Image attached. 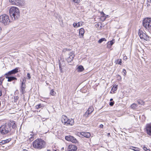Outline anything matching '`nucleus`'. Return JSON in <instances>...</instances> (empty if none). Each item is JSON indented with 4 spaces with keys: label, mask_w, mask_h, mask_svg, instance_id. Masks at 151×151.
Returning <instances> with one entry per match:
<instances>
[{
    "label": "nucleus",
    "mask_w": 151,
    "mask_h": 151,
    "mask_svg": "<svg viewBox=\"0 0 151 151\" xmlns=\"http://www.w3.org/2000/svg\"><path fill=\"white\" fill-rule=\"evenodd\" d=\"M9 13L11 18L14 20H18L19 17V9L16 7L13 6L10 8L9 10Z\"/></svg>",
    "instance_id": "nucleus-1"
},
{
    "label": "nucleus",
    "mask_w": 151,
    "mask_h": 151,
    "mask_svg": "<svg viewBox=\"0 0 151 151\" xmlns=\"http://www.w3.org/2000/svg\"><path fill=\"white\" fill-rule=\"evenodd\" d=\"M45 143L41 139H38L35 140L32 143L33 147L36 149H41L45 147Z\"/></svg>",
    "instance_id": "nucleus-2"
},
{
    "label": "nucleus",
    "mask_w": 151,
    "mask_h": 151,
    "mask_svg": "<svg viewBox=\"0 0 151 151\" xmlns=\"http://www.w3.org/2000/svg\"><path fill=\"white\" fill-rule=\"evenodd\" d=\"M0 22L4 25H8L11 22L9 16L6 14H3L0 16Z\"/></svg>",
    "instance_id": "nucleus-3"
},
{
    "label": "nucleus",
    "mask_w": 151,
    "mask_h": 151,
    "mask_svg": "<svg viewBox=\"0 0 151 151\" xmlns=\"http://www.w3.org/2000/svg\"><path fill=\"white\" fill-rule=\"evenodd\" d=\"M143 25L146 29L151 28V18H145L143 20Z\"/></svg>",
    "instance_id": "nucleus-4"
},
{
    "label": "nucleus",
    "mask_w": 151,
    "mask_h": 151,
    "mask_svg": "<svg viewBox=\"0 0 151 151\" xmlns=\"http://www.w3.org/2000/svg\"><path fill=\"white\" fill-rule=\"evenodd\" d=\"M11 131V130L9 128V127L6 124L5 125L2 126L0 127V132L2 134H6Z\"/></svg>",
    "instance_id": "nucleus-5"
},
{
    "label": "nucleus",
    "mask_w": 151,
    "mask_h": 151,
    "mask_svg": "<svg viewBox=\"0 0 151 151\" xmlns=\"http://www.w3.org/2000/svg\"><path fill=\"white\" fill-rule=\"evenodd\" d=\"M6 124L7 126H9V128L11 131L12 130V129H13V130L12 131V132H14L17 127V125L16 124L15 122L13 121H10Z\"/></svg>",
    "instance_id": "nucleus-6"
},
{
    "label": "nucleus",
    "mask_w": 151,
    "mask_h": 151,
    "mask_svg": "<svg viewBox=\"0 0 151 151\" xmlns=\"http://www.w3.org/2000/svg\"><path fill=\"white\" fill-rule=\"evenodd\" d=\"M138 35L141 39L147 40H148L149 37L146 34L143 32L142 31L139 30Z\"/></svg>",
    "instance_id": "nucleus-7"
},
{
    "label": "nucleus",
    "mask_w": 151,
    "mask_h": 151,
    "mask_svg": "<svg viewBox=\"0 0 151 151\" xmlns=\"http://www.w3.org/2000/svg\"><path fill=\"white\" fill-rule=\"evenodd\" d=\"M65 139L66 140L71 142L73 143H75L77 142V140L76 139L70 135L66 136Z\"/></svg>",
    "instance_id": "nucleus-8"
},
{
    "label": "nucleus",
    "mask_w": 151,
    "mask_h": 151,
    "mask_svg": "<svg viewBox=\"0 0 151 151\" xmlns=\"http://www.w3.org/2000/svg\"><path fill=\"white\" fill-rule=\"evenodd\" d=\"M25 82L26 80H25L23 79L21 86V92L22 94H24L26 92Z\"/></svg>",
    "instance_id": "nucleus-9"
},
{
    "label": "nucleus",
    "mask_w": 151,
    "mask_h": 151,
    "mask_svg": "<svg viewBox=\"0 0 151 151\" xmlns=\"http://www.w3.org/2000/svg\"><path fill=\"white\" fill-rule=\"evenodd\" d=\"M145 131L147 134L151 136V124H147L145 128Z\"/></svg>",
    "instance_id": "nucleus-10"
},
{
    "label": "nucleus",
    "mask_w": 151,
    "mask_h": 151,
    "mask_svg": "<svg viewBox=\"0 0 151 151\" xmlns=\"http://www.w3.org/2000/svg\"><path fill=\"white\" fill-rule=\"evenodd\" d=\"M18 68H17L15 69L9 71L8 72V73H6L5 74V76H12V75L13 74H15L17 73L18 72Z\"/></svg>",
    "instance_id": "nucleus-11"
},
{
    "label": "nucleus",
    "mask_w": 151,
    "mask_h": 151,
    "mask_svg": "<svg viewBox=\"0 0 151 151\" xmlns=\"http://www.w3.org/2000/svg\"><path fill=\"white\" fill-rule=\"evenodd\" d=\"M74 53L73 52L70 53L69 54L70 56L66 60L68 63L71 62L73 61V59L74 57V55L73 54Z\"/></svg>",
    "instance_id": "nucleus-12"
},
{
    "label": "nucleus",
    "mask_w": 151,
    "mask_h": 151,
    "mask_svg": "<svg viewBox=\"0 0 151 151\" xmlns=\"http://www.w3.org/2000/svg\"><path fill=\"white\" fill-rule=\"evenodd\" d=\"M77 149V147L76 146L70 145L68 147V151H75Z\"/></svg>",
    "instance_id": "nucleus-13"
},
{
    "label": "nucleus",
    "mask_w": 151,
    "mask_h": 151,
    "mask_svg": "<svg viewBox=\"0 0 151 151\" xmlns=\"http://www.w3.org/2000/svg\"><path fill=\"white\" fill-rule=\"evenodd\" d=\"M68 119L67 116L65 115H63L61 118V121L65 125Z\"/></svg>",
    "instance_id": "nucleus-14"
},
{
    "label": "nucleus",
    "mask_w": 151,
    "mask_h": 151,
    "mask_svg": "<svg viewBox=\"0 0 151 151\" xmlns=\"http://www.w3.org/2000/svg\"><path fill=\"white\" fill-rule=\"evenodd\" d=\"M74 122L73 119H68L65 125L72 126L74 124Z\"/></svg>",
    "instance_id": "nucleus-15"
},
{
    "label": "nucleus",
    "mask_w": 151,
    "mask_h": 151,
    "mask_svg": "<svg viewBox=\"0 0 151 151\" xmlns=\"http://www.w3.org/2000/svg\"><path fill=\"white\" fill-rule=\"evenodd\" d=\"M6 78L8 79V81L9 82L17 80V78L15 77L11 76H6Z\"/></svg>",
    "instance_id": "nucleus-16"
},
{
    "label": "nucleus",
    "mask_w": 151,
    "mask_h": 151,
    "mask_svg": "<svg viewBox=\"0 0 151 151\" xmlns=\"http://www.w3.org/2000/svg\"><path fill=\"white\" fill-rule=\"evenodd\" d=\"M81 134L86 138H88L91 136V134L89 132H82L81 133Z\"/></svg>",
    "instance_id": "nucleus-17"
},
{
    "label": "nucleus",
    "mask_w": 151,
    "mask_h": 151,
    "mask_svg": "<svg viewBox=\"0 0 151 151\" xmlns=\"http://www.w3.org/2000/svg\"><path fill=\"white\" fill-rule=\"evenodd\" d=\"M9 1L12 5L17 6L19 5V0H9Z\"/></svg>",
    "instance_id": "nucleus-18"
},
{
    "label": "nucleus",
    "mask_w": 151,
    "mask_h": 151,
    "mask_svg": "<svg viewBox=\"0 0 151 151\" xmlns=\"http://www.w3.org/2000/svg\"><path fill=\"white\" fill-rule=\"evenodd\" d=\"M84 33V30L83 28H81L79 30V34L80 36H81L80 37H82L83 36Z\"/></svg>",
    "instance_id": "nucleus-19"
},
{
    "label": "nucleus",
    "mask_w": 151,
    "mask_h": 151,
    "mask_svg": "<svg viewBox=\"0 0 151 151\" xmlns=\"http://www.w3.org/2000/svg\"><path fill=\"white\" fill-rule=\"evenodd\" d=\"M78 72H81L83 71L84 68L82 65L79 66L77 68Z\"/></svg>",
    "instance_id": "nucleus-20"
},
{
    "label": "nucleus",
    "mask_w": 151,
    "mask_h": 151,
    "mask_svg": "<svg viewBox=\"0 0 151 151\" xmlns=\"http://www.w3.org/2000/svg\"><path fill=\"white\" fill-rule=\"evenodd\" d=\"M129 148L134 151H140L139 149L137 147H134L133 146H130Z\"/></svg>",
    "instance_id": "nucleus-21"
},
{
    "label": "nucleus",
    "mask_w": 151,
    "mask_h": 151,
    "mask_svg": "<svg viewBox=\"0 0 151 151\" xmlns=\"http://www.w3.org/2000/svg\"><path fill=\"white\" fill-rule=\"evenodd\" d=\"M44 107V105L42 104H39L35 106V108L38 109L40 108H42Z\"/></svg>",
    "instance_id": "nucleus-22"
},
{
    "label": "nucleus",
    "mask_w": 151,
    "mask_h": 151,
    "mask_svg": "<svg viewBox=\"0 0 151 151\" xmlns=\"http://www.w3.org/2000/svg\"><path fill=\"white\" fill-rule=\"evenodd\" d=\"M94 110V109L92 106H90L88 108V110H87L91 114L92 112Z\"/></svg>",
    "instance_id": "nucleus-23"
},
{
    "label": "nucleus",
    "mask_w": 151,
    "mask_h": 151,
    "mask_svg": "<svg viewBox=\"0 0 151 151\" xmlns=\"http://www.w3.org/2000/svg\"><path fill=\"white\" fill-rule=\"evenodd\" d=\"M31 134H30V137H29V140L30 141H32L34 140V137L33 135V133L32 132H31Z\"/></svg>",
    "instance_id": "nucleus-24"
},
{
    "label": "nucleus",
    "mask_w": 151,
    "mask_h": 151,
    "mask_svg": "<svg viewBox=\"0 0 151 151\" xmlns=\"http://www.w3.org/2000/svg\"><path fill=\"white\" fill-rule=\"evenodd\" d=\"M91 114L87 111L84 114L83 116L85 118H87L89 116V115Z\"/></svg>",
    "instance_id": "nucleus-25"
},
{
    "label": "nucleus",
    "mask_w": 151,
    "mask_h": 151,
    "mask_svg": "<svg viewBox=\"0 0 151 151\" xmlns=\"http://www.w3.org/2000/svg\"><path fill=\"white\" fill-rule=\"evenodd\" d=\"M19 6H24L25 4V1L23 0H19Z\"/></svg>",
    "instance_id": "nucleus-26"
},
{
    "label": "nucleus",
    "mask_w": 151,
    "mask_h": 151,
    "mask_svg": "<svg viewBox=\"0 0 151 151\" xmlns=\"http://www.w3.org/2000/svg\"><path fill=\"white\" fill-rule=\"evenodd\" d=\"M104 41H106V39L104 38H102L99 40L98 42L99 43H101Z\"/></svg>",
    "instance_id": "nucleus-27"
},
{
    "label": "nucleus",
    "mask_w": 151,
    "mask_h": 151,
    "mask_svg": "<svg viewBox=\"0 0 151 151\" xmlns=\"http://www.w3.org/2000/svg\"><path fill=\"white\" fill-rule=\"evenodd\" d=\"M59 68H60V71L61 73H63V70L62 69V65L60 63H59Z\"/></svg>",
    "instance_id": "nucleus-28"
},
{
    "label": "nucleus",
    "mask_w": 151,
    "mask_h": 151,
    "mask_svg": "<svg viewBox=\"0 0 151 151\" xmlns=\"http://www.w3.org/2000/svg\"><path fill=\"white\" fill-rule=\"evenodd\" d=\"M131 107L133 109H136L137 106V105L135 103L132 104L131 105Z\"/></svg>",
    "instance_id": "nucleus-29"
},
{
    "label": "nucleus",
    "mask_w": 151,
    "mask_h": 151,
    "mask_svg": "<svg viewBox=\"0 0 151 151\" xmlns=\"http://www.w3.org/2000/svg\"><path fill=\"white\" fill-rule=\"evenodd\" d=\"M11 139H6V140H3V142H2L3 143H6L9 142L10 140Z\"/></svg>",
    "instance_id": "nucleus-30"
},
{
    "label": "nucleus",
    "mask_w": 151,
    "mask_h": 151,
    "mask_svg": "<svg viewBox=\"0 0 151 151\" xmlns=\"http://www.w3.org/2000/svg\"><path fill=\"white\" fill-rule=\"evenodd\" d=\"M137 102L139 104L142 105L144 104V102L141 100H138Z\"/></svg>",
    "instance_id": "nucleus-31"
},
{
    "label": "nucleus",
    "mask_w": 151,
    "mask_h": 151,
    "mask_svg": "<svg viewBox=\"0 0 151 151\" xmlns=\"http://www.w3.org/2000/svg\"><path fill=\"white\" fill-rule=\"evenodd\" d=\"M50 94L52 96H54L56 94V93L54 91L53 89H52L50 91Z\"/></svg>",
    "instance_id": "nucleus-32"
},
{
    "label": "nucleus",
    "mask_w": 151,
    "mask_h": 151,
    "mask_svg": "<svg viewBox=\"0 0 151 151\" xmlns=\"http://www.w3.org/2000/svg\"><path fill=\"white\" fill-rule=\"evenodd\" d=\"M78 27H79L80 26H81L83 25V22H78Z\"/></svg>",
    "instance_id": "nucleus-33"
},
{
    "label": "nucleus",
    "mask_w": 151,
    "mask_h": 151,
    "mask_svg": "<svg viewBox=\"0 0 151 151\" xmlns=\"http://www.w3.org/2000/svg\"><path fill=\"white\" fill-rule=\"evenodd\" d=\"M117 62L118 64H120V65H121L122 63V60L121 59H118L117 60Z\"/></svg>",
    "instance_id": "nucleus-34"
},
{
    "label": "nucleus",
    "mask_w": 151,
    "mask_h": 151,
    "mask_svg": "<svg viewBox=\"0 0 151 151\" xmlns=\"http://www.w3.org/2000/svg\"><path fill=\"white\" fill-rule=\"evenodd\" d=\"M143 149L146 151H150V150L149 149H147L146 147H144L143 148Z\"/></svg>",
    "instance_id": "nucleus-35"
},
{
    "label": "nucleus",
    "mask_w": 151,
    "mask_h": 151,
    "mask_svg": "<svg viewBox=\"0 0 151 151\" xmlns=\"http://www.w3.org/2000/svg\"><path fill=\"white\" fill-rule=\"evenodd\" d=\"M75 3H79L80 2V0H72Z\"/></svg>",
    "instance_id": "nucleus-36"
},
{
    "label": "nucleus",
    "mask_w": 151,
    "mask_h": 151,
    "mask_svg": "<svg viewBox=\"0 0 151 151\" xmlns=\"http://www.w3.org/2000/svg\"><path fill=\"white\" fill-rule=\"evenodd\" d=\"M19 97L17 96L14 97V102H16L18 100Z\"/></svg>",
    "instance_id": "nucleus-37"
},
{
    "label": "nucleus",
    "mask_w": 151,
    "mask_h": 151,
    "mask_svg": "<svg viewBox=\"0 0 151 151\" xmlns=\"http://www.w3.org/2000/svg\"><path fill=\"white\" fill-rule=\"evenodd\" d=\"M117 89V88H116V86H115V87H114V86L112 88V89H111V90L112 91H116Z\"/></svg>",
    "instance_id": "nucleus-38"
},
{
    "label": "nucleus",
    "mask_w": 151,
    "mask_h": 151,
    "mask_svg": "<svg viewBox=\"0 0 151 151\" xmlns=\"http://www.w3.org/2000/svg\"><path fill=\"white\" fill-rule=\"evenodd\" d=\"M73 26L74 27H78V23H74L73 24Z\"/></svg>",
    "instance_id": "nucleus-39"
},
{
    "label": "nucleus",
    "mask_w": 151,
    "mask_h": 151,
    "mask_svg": "<svg viewBox=\"0 0 151 151\" xmlns=\"http://www.w3.org/2000/svg\"><path fill=\"white\" fill-rule=\"evenodd\" d=\"M114 104V101H111L110 102L109 105L111 106H112Z\"/></svg>",
    "instance_id": "nucleus-40"
},
{
    "label": "nucleus",
    "mask_w": 151,
    "mask_h": 151,
    "mask_svg": "<svg viewBox=\"0 0 151 151\" xmlns=\"http://www.w3.org/2000/svg\"><path fill=\"white\" fill-rule=\"evenodd\" d=\"M108 44H110L111 45H112L114 44V42L113 41H110V42H108Z\"/></svg>",
    "instance_id": "nucleus-41"
},
{
    "label": "nucleus",
    "mask_w": 151,
    "mask_h": 151,
    "mask_svg": "<svg viewBox=\"0 0 151 151\" xmlns=\"http://www.w3.org/2000/svg\"><path fill=\"white\" fill-rule=\"evenodd\" d=\"M27 77L29 79H30L31 78V77H30V74L29 73H28L27 74Z\"/></svg>",
    "instance_id": "nucleus-42"
},
{
    "label": "nucleus",
    "mask_w": 151,
    "mask_h": 151,
    "mask_svg": "<svg viewBox=\"0 0 151 151\" xmlns=\"http://www.w3.org/2000/svg\"><path fill=\"white\" fill-rule=\"evenodd\" d=\"M4 79L1 78L0 79V85L2 84V81H3Z\"/></svg>",
    "instance_id": "nucleus-43"
},
{
    "label": "nucleus",
    "mask_w": 151,
    "mask_h": 151,
    "mask_svg": "<svg viewBox=\"0 0 151 151\" xmlns=\"http://www.w3.org/2000/svg\"><path fill=\"white\" fill-rule=\"evenodd\" d=\"M123 73H124V75H125L126 74L127 72H126V71L125 70L123 69Z\"/></svg>",
    "instance_id": "nucleus-44"
},
{
    "label": "nucleus",
    "mask_w": 151,
    "mask_h": 151,
    "mask_svg": "<svg viewBox=\"0 0 151 151\" xmlns=\"http://www.w3.org/2000/svg\"><path fill=\"white\" fill-rule=\"evenodd\" d=\"M103 126H104L103 124H101L100 125V128H102L103 127Z\"/></svg>",
    "instance_id": "nucleus-45"
},
{
    "label": "nucleus",
    "mask_w": 151,
    "mask_h": 151,
    "mask_svg": "<svg viewBox=\"0 0 151 151\" xmlns=\"http://www.w3.org/2000/svg\"><path fill=\"white\" fill-rule=\"evenodd\" d=\"M3 142V140L1 141V142H0V145H2V144H4V143H3L2 142Z\"/></svg>",
    "instance_id": "nucleus-46"
},
{
    "label": "nucleus",
    "mask_w": 151,
    "mask_h": 151,
    "mask_svg": "<svg viewBox=\"0 0 151 151\" xmlns=\"http://www.w3.org/2000/svg\"><path fill=\"white\" fill-rule=\"evenodd\" d=\"M2 95V92L0 90V96H1Z\"/></svg>",
    "instance_id": "nucleus-47"
},
{
    "label": "nucleus",
    "mask_w": 151,
    "mask_h": 151,
    "mask_svg": "<svg viewBox=\"0 0 151 151\" xmlns=\"http://www.w3.org/2000/svg\"><path fill=\"white\" fill-rule=\"evenodd\" d=\"M1 27H0V34L1 33Z\"/></svg>",
    "instance_id": "nucleus-48"
},
{
    "label": "nucleus",
    "mask_w": 151,
    "mask_h": 151,
    "mask_svg": "<svg viewBox=\"0 0 151 151\" xmlns=\"http://www.w3.org/2000/svg\"><path fill=\"white\" fill-rule=\"evenodd\" d=\"M22 151H28L24 149L23 150H22Z\"/></svg>",
    "instance_id": "nucleus-49"
},
{
    "label": "nucleus",
    "mask_w": 151,
    "mask_h": 151,
    "mask_svg": "<svg viewBox=\"0 0 151 151\" xmlns=\"http://www.w3.org/2000/svg\"><path fill=\"white\" fill-rule=\"evenodd\" d=\"M113 100L112 99H110V101H112Z\"/></svg>",
    "instance_id": "nucleus-50"
},
{
    "label": "nucleus",
    "mask_w": 151,
    "mask_h": 151,
    "mask_svg": "<svg viewBox=\"0 0 151 151\" xmlns=\"http://www.w3.org/2000/svg\"><path fill=\"white\" fill-rule=\"evenodd\" d=\"M148 1L151 3V0H148Z\"/></svg>",
    "instance_id": "nucleus-51"
},
{
    "label": "nucleus",
    "mask_w": 151,
    "mask_h": 151,
    "mask_svg": "<svg viewBox=\"0 0 151 151\" xmlns=\"http://www.w3.org/2000/svg\"><path fill=\"white\" fill-rule=\"evenodd\" d=\"M118 76L121 79V77L119 75H118Z\"/></svg>",
    "instance_id": "nucleus-52"
},
{
    "label": "nucleus",
    "mask_w": 151,
    "mask_h": 151,
    "mask_svg": "<svg viewBox=\"0 0 151 151\" xmlns=\"http://www.w3.org/2000/svg\"><path fill=\"white\" fill-rule=\"evenodd\" d=\"M61 150H64V147H62V148H61Z\"/></svg>",
    "instance_id": "nucleus-53"
},
{
    "label": "nucleus",
    "mask_w": 151,
    "mask_h": 151,
    "mask_svg": "<svg viewBox=\"0 0 151 151\" xmlns=\"http://www.w3.org/2000/svg\"><path fill=\"white\" fill-rule=\"evenodd\" d=\"M18 90H17V91H15V93H17V92H18Z\"/></svg>",
    "instance_id": "nucleus-54"
},
{
    "label": "nucleus",
    "mask_w": 151,
    "mask_h": 151,
    "mask_svg": "<svg viewBox=\"0 0 151 151\" xmlns=\"http://www.w3.org/2000/svg\"><path fill=\"white\" fill-rule=\"evenodd\" d=\"M97 25L98 26H99V24H97Z\"/></svg>",
    "instance_id": "nucleus-55"
},
{
    "label": "nucleus",
    "mask_w": 151,
    "mask_h": 151,
    "mask_svg": "<svg viewBox=\"0 0 151 151\" xmlns=\"http://www.w3.org/2000/svg\"><path fill=\"white\" fill-rule=\"evenodd\" d=\"M103 14H104V12H103Z\"/></svg>",
    "instance_id": "nucleus-56"
},
{
    "label": "nucleus",
    "mask_w": 151,
    "mask_h": 151,
    "mask_svg": "<svg viewBox=\"0 0 151 151\" xmlns=\"http://www.w3.org/2000/svg\"><path fill=\"white\" fill-rule=\"evenodd\" d=\"M1 142V141H0V142Z\"/></svg>",
    "instance_id": "nucleus-57"
}]
</instances>
